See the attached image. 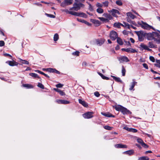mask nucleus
<instances>
[{"mask_svg":"<svg viewBox=\"0 0 160 160\" xmlns=\"http://www.w3.org/2000/svg\"><path fill=\"white\" fill-rule=\"evenodd\" d=\"M35 71L36 72H37L39 73H40L42 75H44V76H45V77H47L48 78H49V76L47 74H45V73H44V72H42L40 71H39V70H36Z\"/></svg>","mask_w":160,"mask_h":160,"instance_id":"f704fd0d","label":"nucleus"},{"mask_svg":"<svg viewBox=\"0 0 160 160\" xmlns=\"http://www.w3.org/2000/svg\"><path fill=\"white\" fill-rule=\"evenodd\" d=\"M99 74L101 76V77L103 79H106V80L109 79V78L108 77L104 76L102 74L99 73Z\"/></svg>","mask_w":160,"mask_h":160,"instance_id":"c03bdc74","label":"nucleus"},{"mask_svg":"<svg viewBox=\"0 0 160 160\" xmlns=\"http://www.w3.org/2000/svg\"><path fill=\"white\" fill-rule=\"evenodd\" d=\"M95 43L98 46H101L105 42V40L104 39L100 38L95 40Z\"/></svg>","mask_w":160,"mask_h":160,"instance_id":"6e6552de","label":"nucleus"},{"mask_svg":"<svg viewBox=\"0 0 160 160\" xmlns=\"http://www.w3.org/2000/svg\"><path fill=\"white\" fill-rule=\"evenodd\" d=\"M56 102L59 104H68L70 103V102L65 100H57Z\"/></svg>","mask_w":160,"mask_h":160,"instance_id":"9b49d317","label":"nucleus"},{"mask_svg":"<svg viewBox=\"0 0 160 160\" xmlns=\"http://www.w3.org/2000/svg\"><path fill=\"white\" fill-rule=\"evenodd\" d=\"M108 17L107 18H108L110 20L112 18V17L111 15L108 14Z\"/></svg>","mask_w":160,"mask_h":160,"instance_id":"774afa93","label":"nucleus"},{"mask_svg":"<svg viewBox=\"0 0 160 160\" xmlns=\"http://www.w3.org/2000/svg\"><path fill=\"white\" fill-rule=\"evenodd\" d=\"M96 6L98 8H101L102 7L103 5L100 3L97 2L96 4Z\"/></svg>","mask_w":160,"mask_h":160,"instance_id":"a19ab883","label":"nucleus"},{"mask_svg":"<svg viewBox=\"0 0 160 160\" xmlns=\"http://www.w3.org/2000/svg\"><path fill=\"white\" fill-rule=\"evenodd\" d=\"M149 59L150 60L153 62H155V58L151 56H150L149 57Z\"/></svg>","mask_w":160,"mask_h":160,"instance_id":"864d4df0","label":"nucleus"},{"mask_svg":"<svg viewBox=\"0 0 160 160\" xmlns=\"http://www.w3.org/2000/svg\"><path fill=\"white\" fill-rule=\"evenodd\" d=\"M124 153L125 154L130 155L133 154L134 151L132 150H131L125 152H124Z\"/></svg>","mask_w":160,"mask_h":160,"instance_id":"bb28decb","label":"nucleus"},{"mask_svg":"<svg viewBox=\"0 0 160 160\" xmlns=\"http://www.w3.org/2000/svg\"><path fill=\"white\" fill-rule=\"evenodd\" d=\"M141 47L143 49L146 50L148 48V47L147 46L145 45L143 43H142L140 45Z\"/></svg>","mask_w":160,"mask_h":160,"instance_id":"7c9ffc66","label":"nucleus"},{"mask_svg":"<svg viewBox=\"0 0 160 160\" xmlns=\"http://www.w3.org/2000/svg\"><path fill=\"white\" fill-rule=\"evenodd\" d=\"M124 24H122V26L123 27H125V28H127L128 29H130L131 28V25H130L129 24H128V23H124Z\"/></svg>","mask_w":160,"mask_h":160,"instance_id":"c756f323","label":"nucleus"},{"mask_svg":"<svg viewBox=\"0 0 160 160\" xmlns=\"http://www.w3.org/2000/svg\"><path fill=\"white\" fill-rule=\"evenodd\" d=\"M58 39V35L57 33H56L54 34V37H53V40L54 41H57Z\"/></svg>","mask_w":160,"mask_h":160,"instance_id":"e433bc0d","label":"nucleus"},{"mask_svg":"<svg viewBox=\"0 0 160 160\" xmlns=\"http://www.w3.org/2000/svg\"><path fill=\"white\" fill-rule=\"evenodd\" d=\"M102 4H103L104 6L107 7L108 5V1H106L103 2Z\"/></svg>","mask_w":160,"mask_h":160,"instance_id":"49530a36","label":"nucleus"},{"mask_svg":"<svg viewBox=\"0 0 160 160\" xmlns=\"http://www.w3.org/2000/svg\"><path fill=\"white\" fill-rule=\"evenodd\" d=\"M147 38L149 40H154L158 44L160 43V35L157 32H153L147 34Z\"/></svg>","mask_w":160,"mask_h":160,"instance_id":"f257e3e1","label":"nucleus"},{"mask_svg":"<svg viewBox=\"0 0 160 160\" xmlns=\"http://www.w3.org/2000/svg\"><path fill=\"white\" fill-rule=\"evenodd\" d=\"M104 129L106 130H112V128H113L112 127H110L108 126H104Z\"/></svg>","mask_w":160,"mask_h":160,"instance_id":"4c0bfd02","label":"nucleus"},{"mask_svg":"<svg viewBox=\"0 0 160 160\" xmlns=\"http://www.w3.org/2000/svg\"><path fill=\"white\" fill-rule=\"evenodd\" d=\"M122 75L123 76H124L125 74L126 70L123 66H122Z\"/></svg>","mask_w":160,"mask_h":160,"instance_id":"58836bf2","label":"nucleus"},{"mask_svg":"<svg viewBox=\"0 0 160 160\" xmlns=\"http://www.w3.org/2000/svg\"><path fill=\"white\" fill-rule=\"evenodd\" d=\"M130 40L131 41V42L132 43H134L135 42L134 40L132 38H130Z\"/></svg>","mask_w":160,"mask_h":160,"instance_id":"338daca9","label":"nucleus"},{"mask_svg":"<svg viewBox=\"0 0 160 160\" xmlns=\"http://www.w3.org/2000/svg\"><path fill=\"white\" fill-rule=\"evenodd\" d=\"M63 86V85L61 84V83H59L56 85V86L57 87L59 88H62Z\"/></svg>","mask_w":160,"mask_h":160,"instance_id":"6e6d98bb","label":"nucleus"},{"mask_svg":"<svg viewBox=\"0 0 160 160\" xmlns=\"http://www.w3.org/2000/svg\"><path fill=\"white\" fill-rule=\"evenodd\" d=\"M119 61L120 62H128L129 61L128 58L126 56L121 57L118 58Z\"/></svg>","mask_w":160,"mask_h":160,"instance_id":"f8f14e48","label":"nucleus"},{"mask_svg":"<svg viewBox=\"0 0 160 160\" xmlns=\"http://www.w3.org/2000/svg\"><path fill=\"white\" fill-rule=\"evenodd\" d=\"M54 69H53L52 68H47V71L49 72H54Z\"/></svg>","mask_w":160,"mask_h":160,"instance_id":"79ce46f5","label":"nucleus"},{"mask_svg":"<svg viewBox=\"0 0 160 160\" xmlns=\"http://www.w3.org/2000/svg\"><path fill=\"white\" fill-rule=\"evenodd\" d=\"M138 36V39L140 41H142L144 39V36L141 33L138 32L137 34Z\"/></svg>","mask_w":160,"mask_h":160,"instance_id":"6ab92c4d","label":"nucleus"},{"mask_svg":"<svg viewBox=\"0 0 160 160\" xmlns=\"http://www.w3.org/2000/svg\"><path fill=\"white\" fill-rule=\"evenodd\" d=\"M29 75L34 78L38 77V74L35 73H29Z\"/></svg>","mask_w":160,"mask_h":160,"instance_id":"ea45409f","label":"nucleus"},{"mask_svg":"<svg viewBox=\"0 0 160 160\" xmlns=\"http://www.w3.org/2000/svg\"><path fill=\"white\" fill-rule=\"evenodd\" d=\"M121 112L123 114H131L132 113L131 112L127 109L126 108L123 107L121 110Z\"/></svg>","mask_w":160,"mask_h":160,"instance_id":"ddd939ff","label":"nucleus"},{"mask_svg":"<svg viewBox=\"0 0 160 160\" xmlns=\"http://www.w3.org/2000/svg\"><path fill=\"white\" fill-rule=\"evenodd\" d=\"M20 62L22 64H28L29 63V62L25 60H22L20 58H19Z\"/></svg>","mask_w":160,"mask_h":160,"instance_id":"2f4dec72","label":"nucleus"},{"mask_svg":"<svg viewBox=\"0 0 160 160\" xmlns=\"http://www.w3.org/2000/svg\"><path fill=\"white\" fill-rule=\"evenodd\" d=\"M108 12L111 13L112 14L113 17H117L116 14H119L120 13L118 10L115 9H112L110 11H108Z\"/></svg>","mask_w":160,"mask_h":160,"instance_id":"1a4fd4ad","label":"nucleus"},{"mask_svg":"<svg viewBox=\"0 0 160 160\" xmlns=\"http://www.w3.org/2000/svg\"><path fill=\"white\" fill-rule=\"evenodd\" d=\"M127 16L128 17L131 18L132 19L136 18V17L132 14L131 12H128L127 13Z\"/></svg>","mask_w":160,"mask_h":160,"instance_id":"b1692460","label":"nucleus"},{"mask_svg":"<svg viewBox=\"0 0 160 160\" xmlns=\"http://www.w3.org/2000/svg\"><path fill=\"white\" fill-rule=\"evenodd\" d=\"M72 0H64L61 4V6L65 7L66 6L69 5L72 3Z\"/></svg>","mask_w":160,"mask_h":160,"instance_id":"39448f33","label":"nucleus"},{"mask_svg":"<svg viewBox=\"0 0 160 160\" xmlns=\"http://www.w3.org/2000/svg\"><path fill=\"white\" fill-rule=\"evenodd\" d=\"M143 66L144 68H145L146 69H148V65L146 63H143Z\"/></svg>","mask_w":160,"mask_h":160,"instance_id":"680f3d73","label":"nucleus"},{"mask_svg":"<svg viewBox=\"0 0 160 160\" xmlns=\"http://www.w3.org/2000/svg\"><path fill=\"white\" fill-rule=\"evenodd\" d=\"M79 102L82 105L85 107H88V104L84 101H83L81 99H79L78 100Z\"/></svg>","mask_w":160,"mask_h":160,"instance_id":"dca6fc26","label":"nucleus"},{"mask_svg":"<svg viewBox=\"0 0 160 160\" xmlns=\"http://www.w3.org/2000/svg\"><path fill=\"white\" fill-rule=\"evenodd\" d=\"M54 90L56 92H58L61 96H64L65 95L64 92L59 89L57 88H54Z\"/></svg>","mask_w":160,"mask_h":160,"instance_id":"4be33fe9","label":"nucleus"},{"mask_svg":"<svg viewBox=\"0 0 160 160\" xmlns=\"http://www.w3.org/2000/svg\"><path fill=\"white\" fill-rule=\"evenodd\" d=\"M98 18L103 22H106L108 21L107 19L104 18L103 17H99Z\"/></svg>","mask_w":160,"mask_h":160,"instance_id":"c9c22d12","label":"nucleus"},{"mask_svg":"<svg viewBox=\"0 0 160 160\" xmlns=\"http://www.w3.org/2000/svg\"><path fill=\"white\" fill-rule=\"evenodd\" d=\"M110 37L111 39L112 40H114L118 38L117 32L114 31H112L110 32Z\"/></svg>","mask_w":160,"mask_h":160,"instance_id":"423d86ee","label":"nucleus"},{"mask_svg":"<svg viewBox=\"0 0 160 160\" xmlns=\"http://www.w3.org/2000/svg\"><path fill=\"white\" fill-rule=\"evenodd\" d=\"M79 52L78 51H76L72 53V54L74 56H78L79 55Z\"/></svg>","mask_w":160,"mask_h":160,"instance_id":"de8ad7c7","label":"nucleus"},{"mask_svg":"<svg viewBox=\"0 0 160 160\" xmlns=\"http://www.w3.org/2000/svg\"><path fill=\"white\" fill-rule=\"evenodd\" d=\"M77 20L79 22H82V23H84L85 24L87 25L88 26H90L91 25V23H89V22H87V21H85L84 20H82V19L79 20L78 19H77Z\"/></svg>","mask_w":160,"mask_h":160,"instance_id":"412c9836","label":"nucleus"},{"mask_svg":"<svg viewBox=\"0 0 160 160\" xmlns=\"http://www.w3.org/2000/svg\"><path fill=\"white\" fill-rule=\"evenodd\" d=\"M137 83V82L135 81H133V82H132V83H131V85L130 86V88H129V90H132L135 85Z\"/></svg>","mask_w":160,"mask_h":160,"instance_id":"393cba45","label":"nucleus"},{"mask_svg":"<svg viewBox=\"0 0 160 160\" xmlns=\"http://www.w3.org/2000/svg\"><path fill=\"white\" fill-rule=\"evenodd\" d=\"M46 15H47V16L51 18H54L55 17V16L53 15L47 13H46Z\"/></svg>","mask_w":160,"mask_h":160,"instance_id":"a18cd8bd","label":"nucleus"},{"mask_svg":"<svg viewBox=\"0 0 160 160\" xmlns=\"http://www.w3.org/2000/svg\"><path fill=\"white\" fill-rule=\"evenodd\" d=\"M137 141L141 144H142L143 142V141L140 138H138L137 139Z\"/></svg>","mask_w":160,"mask_h":160,"instance_id":"3c124183","label":"nucleus"},{"mask_svg":"<svg viewBox=\"0 0 160 160\" xmlns=\"http://www.w3.org/2000/svg\"><path fill=\"white\" fill-rule=\"evenodd\" d=\"M123 33L125 35H127L128 34V32L126 30H124L123 31Z\"/></svg>","mask_w":160,"mask_h":160,"instance_id":"e2e57ef3","label":"nucleus"},{"mask_svg":"<svg viewBox=\"0 0 160 160\" xmlns=\"http://www.w3.org/2000/svg\"><path fill=\"white\" fill-rule=\"evenodd\" d=\"M115 147L117 148H126L127 147L126 145L120 144H116Z\"/></svg>","mask_w":160,"mask_h":160,"instance_id":"f3484780","label":"nucleus"},{"mask_svg":"<svg viewBox=\"0 0 160 160\" xmlns=\"http://www.w3.org/2000/svg\"><path fill=\"white\" fill-rule=\"evenodd\" d=\"M121 26L122 25V24H121L119 22H118V23L116 22V23H115L114 24V27H117L118 28H120V26H121Z\"/></svg>","mask_w":160,"mask_h":160,"instance_id":"c85d7f7f","label":"nucleus"},{"mask_svg":"<svg viewBox=\"0 0 160 160\" xmlns=\"http://www.w3.org/2000/svg\"><path fill=\"white\" fill-rule=\"evenodd\" d=\"M148 45L149 48H153L154 47V45L151 42H150L148 43Z\"/></svg>","mask_w":160,"mask_h":160,"instance_id":"37998d69","label":"nucleus"},{"mask_svg":"<svg viewBox=\"0 0 160 160\" xmlns=\"http://www.w3.org/2000/svg\"><path fill=\"white\" fill-rule=\"evenodd\" d=\"M6 62L8 63L10 66H16L18 64L17 62L13 60L12 61H8Z\"/></svg>","mask_w":160,"mask_h":160,"instance_id":"4468645a","label":"nucleus"},{"mask_svg":"<svg viewBox=\"0 0 160 160\" xmlns=\"http://www.w3.org/2000/svg\"><path fill=\"white\" fill-rule=\"evenodd\" d=\"M97 12L99 13H102L103 12V10L101 8H98L96 10Z\"/></svg>","mask_w":160,"mask_h":160,"instance_id":"473e14b6","label":"nucleus"},{"mask_svg":"<svg viewBox=\"0 0 160 160\" xmlns=\"http://www.w3.org/2000/svg\"><path fill=\"white\" fill-rule=\"evenodd\" d=\"M5 44L4 42L3 41H0V47H2L4 46Z\"/></svg>","mask_w":160,"mask_h":160,"instance_id":"5fc2aeb1","label":"nucleus"},{"mask_svg":"<svg viewBox=\"0 0 160 160\" xmlns=\"http://www.w3.org/2000/svg\"><path fill=\"white\" fill-rule=\"evenodd\" d=\"M89 5V9L90 11H92L93 10V8L91 5L89 3H88Z\"/></svg>","mask_w":160,"mask_h":160,"instance_id":"13d9d810","label":"nucleus"},{"mask_svg":"<svg viewBox=\"0 0 160 160\" xmlns=\"http://www.w3.org/2000/svg\"><path fill=\"white\" fill-rule=\"evenodd\" d=\"M93 113L92 112H88L84 114H83L82 116L83 117L85 118H92Z\"/></svg>","mask_w":160,"mask_h":160,"instance_id":"0eeeda50","label":"nucleus"},{"mask_svg":"<svg viewBox=\"0 0 160 160\" xmlns=\"http://www.w3.org/2000/svg\"><path fill=\"white\" fill-rule=\"evenodd\" d=\"M94 95L97 97H98L100 96V94L99 92H96L94 93Z\"/></svg>","mask_w":160,"mask_h":160,"instance_id":"4d7b16f0","label":"nucleus"},{"mask_svg":"<svg viewBox=\"0 0 160 160\" xmlns=\"http://www.w3.org/2000/svg\"><path fill=\"white\" fill-rule=\"evenodd\" d=\"M3 55L4 56H9L12 57V56L9 54L8 53H4Z\"/></svg>","mask_w":160,"mask_h":160,"instance_id":"0e129e2a","label":"nucleus"},{"mask_svg":"<svg viewBox=\"0 0 160 160\" xmlns=\"http://www.w3.org/2000/svg\"><path fill=\"white\" fill-rule=\"evenodd\" d=\"M154 65L156 67L160 68V63H155L154 64Z\"/></svg>","mask_w":160,"mask_h":160,"instance_id":"69168bd1","label":"nucleus"},{"mask_svg":"<svg viewBox=\"0 0 160 160\" xmlns=\"http://www.w3.org/2000/svg\"><path fill=\"white\" fill-rule=\"evenodd\" d=\"M116 3L119 6H121L122 5V3L120 0L117 1L116 2Z\"/></svg>","mask_w":160,"mask_h":160,"instance_id":"8fccbe9b","label":"nucleus"},{"mask_svg":"<svg viewBox=\"0 0 160 160\" xmlns=\"http://www.w3.org/2000/svg\"><path fill=\"white\" fill-rule=\"evenodd\" d=\"M22 86L23 87L27 88H33V87L32 85L28 84H23L22 85Z\"/></svg>","mask_w":160,"mask_h":160,"instance_id":"cd10ccee","label":"nucleus"},{"mask_svg":"<svg viewBox=\"0 0 160 160\" xmlns=\"http://www.w3.org/2000/svg\"><path fill=\"white\" fill-rule=\"evenodd\" d=\"M111 77L113 78V79L115 80L117 82H120L121 83L122 82V81L121 80L120 78L118 77H117L114 76H111Z\"/></svg>","mask_w":160,"mask_h":160,"instance_id":"5701e85b","label":"nucleus"},{"mask_svg":"<svg viewBox=\"0 0 160 160\" xmlns=\"http://www.w3.org/2000/svg\"><path fill=\"white\" fill-rule=\"evenodd\" d=\"M84 5L82 3H74L73 4V7L70 8V10H74L75 11H78L80 9L81 7H84Z\"/></svg>","mask_w":160,"mask_h":160,"instance_id":"7ed1b4c3","label":"nucleus"},{"mask_svg":"<svg viewBox=\"0 0 160 160\" xmlns=\"http://www.w3.org/2000/svg\"><path fill=\"white\" fill-rule=\"evenodd\" d=\"M149 158L148 157H142L138 158V160H149Z\"/></svg>","mask_w":160,"mask_h":160,"instance_id":"72a5a7b5","label":"nucleus"},{"mask_svg":"<svg viewBox=\"0 0 160 160\" xmlns=\"http://www.w3.org/2000/svg\"><path fill=\"white\" fill-rule=\"evenodd\" d=\"M122 51H125L128 52L134 53L137 52L136 50L132 48H122Z\"/></svg>","mask_w":160,"mask_h":160,"instance_id":"9d476101","label":"nucleus"},{"mask_svg":"<svg viewBox=\"0 0 160 160\" xmlns=\"http://www.w3.org/2000/svg\"><path fill=\"white\" fill-rule=\"evenodd\" d=\"M117 42L120 45H123V43L122 40L118 37L117 38Z\"/></svg>","mask_w":160,"mask_h":160,"instance_id":"a878e982","label":"nucleus"},{"mask_svg":"<svg viewBox=\"0 0 160 160\" xmlns=\"http://www.w3.org/2000/svg\"><path fill=\"white\" fill-rule=\"evenodd\" d=\"M101 114L103 116H104L106 117H114V116L112 115L109 112H106V113H103L101 112Z\"/></svg>","mask_w":160,"mask_h":160,"instance_id":"aec40b11","label":"nucleus"},{"mask_svg":"<svg viewBox=\"0 0 160 160\" xmlns=\"http://www.w3.org/2000/svg\"><path fill=\"white\" fill-rule=\"evenodd\" d=\"M68 13L72 15L77 16H80L82 17H85L86 15L83 12H77L73 11H68Z\"/></svg>","mask_w":160,"mask_h":160,"instance_id":"20e7f679","label":"nucleus"},{"mask_svg":"<svg viewBox=\"0 0 160 160\" xmlns=\"http://www.w3.org/2000/svg\"><path fill=\"white\" fill-rule=\"evenodd\" d=\"M123 129L127 130L128 131L130 132L131 128H129L127 127H125L123 128Z\"/></svg>","mask_w":160,"mask_h":160,"instance_id":"bf43d9fd","label":"nucleus"},{"mask_svg":"<svg viewBox=\"0 0 160 160\" xmlns=\"http://www.w3.org/2000/svg\"><path fill=\"white\" fill-rule=\"evenodd\" d=\"M130 132H137V130L135 129L131 128Z\"/></svg>","mask_w":160,"mask_h":160,"instance_id":"603ef678","label":"nucleus"},{"mask_svg":"<svg viewBox=\"0 0 160 160\" xmlns=\"http://www.w3.org/2000/svg\"><path fill=\"white\" fill-rule=\"evenodd\" d=\"M113 107L115 108L116 110L120 111H121V110L123 107L122 106L119 105H115L113 106Z\"/></svg>","mask_w":160,"mask_h":160,"instance_id":"a211bd4d","label":"nucleus"},{"mask_svg":"<svg viewBox=\"0 0 160 160\" xmlns=\"http://www.w3.org/2000/svg\"><path fill=\"white\" fill-rule=\"evenodd\" d=\"M90 21L97 26H99L101 23L98 20L96 19H91Z\"/></svg>","mask_w":160,"mask_h":160,"instance_id":"2eb2a0df","label":"nucleus"},{"mask_svg":"<svg viewBox=\"0 0 160 160\" xmlns=\"http://www.w3.org/2000/svg\"><path fill=\"white\" fill-rule=\"evenodd\" d=\"M141 144L143 147H144L145 148H147L148 147L147 145L144 142H143V143Z\"/></svg>","mask_w":160,"mask_h":160,"instance_id":"052dcab7","label":"nucleus"},{"mask_svg":"<svg viewBox=\"0 0 160 160\" xmlns=\"http://www.w3.org/2000/svg\"><path fill=\"white\" fill-rule=\"evenodd\" d=\"M138 24L139 25V26H140L144 29L149 30L151 29H152L154 30V28L152 26L149 25L146 23L142 21H141V22H138Z\"/></svg>","mask_w":160,"mask_h":160,"instance_id":"f03ea898","label":"nucleus"},{"mask_svg":"<svg viewBox=\"0 0 160 160\" xmlns=\"http://www.w3.org/2000/svg\"><path fill=\"white\" fill-rule=\"evenodd\" d=\"M38 87L41 88L42 89H44V87L43 85L41 83H38Z\"/></svg>","mask_w":160,"mask_h":160,"instance_id":"09e8293b","label":"nucleus"}]
</instances>
